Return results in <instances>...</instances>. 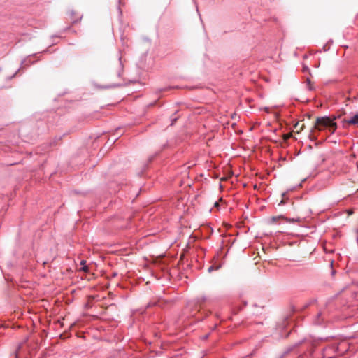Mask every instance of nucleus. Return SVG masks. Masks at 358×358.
<instances>
[{
	"mask_svg": "<svg viewBox=\"0 0 358 358\" xmlns=\"http://www.w3.org/2000/svg\"><path fill=\"white\" fill-rule=\"evenodd\" d=\"M336 119L335 116L330 117H318L316 118L315 125L310 131V135L314 136L316 131H321L325 129H329L331 134H334L337 129V124L334 122Z\"/></svg>",
	"mask_w": 358,
	"mask_h": 358,
	"instance_id": "1",
	"label": "nucleus"
},
{
	"mask_svg": "<svg viewBox=\"0 0 358 358\" xmlns=\"http://www.w3.org/2000/svg\"><path fill=\"white\" fill-rule=\"evenodd\" d=\"M280 219H283V220H285L287 222H299L301 221V219L299 217H297L296 219H287V218H285L283 216H278V217H273L271 218V220L273 222H275L277 220H280Z\"/></svg>",
	"mask_w": 358,
	"mask_h": 358,
	"instance_id": "2",
	"label": "nucleus"
},
{
	"mask_svg": "<svg viewBox=\"0 0 358 358\" xmlns=\"http://www.w3.org/2000/svg\"><path fill=\"white\" fill-rule=\"evenodd\" d=\"M345 122L349 124H358V113L355 115L352 118L345 120Z\"/></svg>",
	"mask_w": 358,
	"mask_h": 358,
	"instance_id": "3",
	"label": "nucleus"
},
{
	"mask_svg": "<svg viewBox=\"0 0 358 358\" xmlns=\"http://www.w3.org/2000/svg\"><path fill=\"white\" fill-rule=\"evenodd\" d=\"M294 127L297 129V133H299L304 129L305 125L303 123L301 124L299 122H297Z\"/></svg>",
	"mask_w": 358,
	"mask_h": 358,
	"instance_id": "4",
	"label": "nucleus"
},
{
	"mask_svg": "<svg viewBox=\"0 0 358 358\" xmlns=\"http://www.w3.org/2000/svg\"><path fill=\"white\" fill-rule=\"evenodd\" d=\"M292 136V133H288V134H286L283 135V139L285 141H287L289 138H290Z\"/></svg>",
	"mask_w": 358,
	"mask_h": 358,
	"instance_id": "5",
	"label": "nucleus"
},
{
	"mask_svg": "<svg viewBox=\"0 0 358 358\" xmlns=\"http://www.w3.org/2000/svg\"><path fill=\"white\" fill-rule=\"evenodd\" d=\"M306 81H307V84L308 85L309 90H312L313 87H312V84H311V82H310V79H307Z\"/></svg>",
	"mask_w": 358,
	"mask_h": 358,
	"instance_id": "6",
	"label": "nucleus"
},
{
	"mask_svg": "<svg viewBox=\"0 0 358 358\" xmlns=\"http://www.w3.org/2000/svg\"><path fill=\"white\" fill-rule=\"evenodd\" d=\"M80 271H83L85 272H87L88 271V267L85 265V266H83L82 268H80Z\"/></svg>",
	"mask_w": 358,
	"mask_h": 358,
	"instance_id": "7",
	"label": "nucleus"
},
{
	"mask_svg": "<svg viewBox=\"0 0 358 358\" xmlns=\"http://www.w3.org/2000/svg\"><path fill=\"white\" fill-rule=\"evenodd\" d=\"M80 264L83 265V266H85L86 261L85 260H82L81 262H80Z\"/></svg>",
	"mask_w": 358,
	"mask_h": 358,
	"instance_id": "8",
	"label": "nucleus"
},
{
	"mask_svg": "<svg viewBox=\"0 0 358 358\" xmlns=\"http://www.w3.org/2000/svg\"><path fill=\"white\" fill-rule=\"evenodd\" d=\"M194 166V164H189L187 166V169H190L192 166Z\"/></svg>",
	"mask_w": 358,
	"mask_h": 358,
	"instance_id": "9",
	"label": "nucleus"
},
{
	"mask_svg": "<svg viewBox=\"0 0 358 358\" xmlns=\"http://www.w3.org/2000/svg\"><path fill=\"white\" fill-rule=\"evenodd\" d=\"M308 69L307 67H306V66L303 67V71H308Z\"/></svg>",
	"mask_w": 358,
	"mask_h": 358,
	"instance_id": "10",
	"label": "nucleus"
},
{
	"mask_svg": "<svg viewBox=\"0 0 358 358\" xmlns=\"http://www.w3.org/2000/svg\"><path fill=\"white\" fill-rule=\"evenodd\" d=\"M352 213V211L351 210H348V214L351 215Z\"/></svg>",
	"mask_w": 358,
	"mask_h": 358,
	"instance_id": "11",
	"label": "nucleus"
},
{
	"mask_svg": "<svg viewBox=\"0 0 358 358\" xmlns=\"http://www.w3.org/2000/svg\"><path fill=\"white\" fill-rule=\"evenodd\" d=\"M218 205H219V204H218V203H217V202H215V207L218 206Z\"/></svg>",
	"mask_w": 358,
	"mask_h": 358,
	"instance_id": "12",
	"label": "nucleus"
},
{
	"mask_svg": "<svg viewBox=\"0 0 358 358\" xmlns=\"http://www.w3.org/2000/svg\"><path fill=\"white\" fill-rule=\"evenodd\" d=\"M212 270H213V267H212V266H210V267L208 268V271H211Z\"/></svg>",
	"mask_w": 358,
	"mask_h": 358,
	"instance_id": "13",
	"label": "nucleus"
},
{
	"mask_svg": "<svg viewBox=\"0 0 358 358\" xmlns=\"http://www.w3.org/2000/svg\"><path fill=\"white\" fill-rule=\"evenodd\" d=\"M334 273H335V271L333 270V271H332V275H334Z\"/></svg>",
	"mask_w": 358,
	"mask_h": 358,
	"instance_id": "14",
	"label": "nucleus"
},
{
	"mask_svg": "<svg viewBox=\"0 0 358 358\" xmlns=\"http://www.w3.org/2000/svg\"><path fill=\"white\" fill-rule=\"evenodd\" d=\"M333 265V261L331 262V266Z\"/></svg>",
	"mask_w": 358,
	"mask_h": 358,
	"instance_id": "15",
	"label": "nucleus"
}]
</instances>
